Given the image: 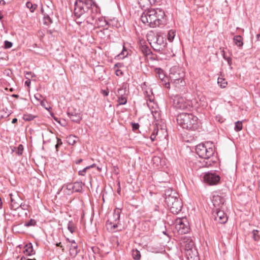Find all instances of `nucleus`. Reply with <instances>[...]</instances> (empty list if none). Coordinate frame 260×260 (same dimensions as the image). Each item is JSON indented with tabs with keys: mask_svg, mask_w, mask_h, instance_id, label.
I'll use <instances>...</instances> for the list:
<instances>
[{
	"mask_svg": "<svg viewBox=\"0 0 260 260\" xmlns=\"http://www.w3.org/2000/svg\"><path fill=\"white\" fill-rule=\"evenodd\" d=\"M89 169V167H85L82 170H80L78 172V174L81 176H84V173L86 171Z\"/></svg>",
	"mask_w": 260,
	"mask_h": 260,
	"instance_id": "09e8293b",
	"label": "nucleus"
},
{
	"mask_svg": "<svg viewBox=\"0 0 260 260\" xmlns=\"http://www.w3.org/2000/svg\"><path fill=\"white\" fill-rule=\"evenodd\" d=\"M5 48L6 49L10 48L12 46V43L8 41H5Z\"/></svg>",
	"mask_w": 260,
	"mask_h": 260,
	"instance_id": "a18cd8bd",
	"label": "nucleus"
},
{
	"mask_svg": "<svg viewBox=\"0 0 260 260\" xmlns=\"http://www.w3.org/2000/svg\"><path fill=\"white\" fill-rule=\"evenodd\" d=\"M79 252V250L78 249V245L77 244H73L71 245L70 248V255L73 257H75Z\"/></svg>",
	"mask_w": 260,
	"mask_h": 260,
	"instance_id": "412c9836",
	"label": "nucleus"
},
{
	"mask_svg": "<svg viewBox=\"0 0 260 260\" xmlns=\"http://www.w3.org/2000/svg\"><path fill=\"white\" fill-rule=\"evenodd\" d=\"M176 229L181 234H185L189 232V229L186 219H179L176 220Z\"/></svg>",
	"mask_w": 260,
	"mask_h": 260,
	"instance_id": "9d476101",
	"label": "nucleus"
},
{
	"mask_svg": "<svg viewBox=\"0 0 260 260\" xmlns=\"http://www.w3.org/2000/svg\"><path fill=\"white\" fill-rule=\"evenodd\" d=\"M192 105L191 101L179 95L175 96L173 99V105L178 109L189 110L192 108Z\"/></svg>",
	"mask_w": 260,
	"mask_h": 260,
	"instance_id": "0eeeda50",
	"label": "nucleus"
},
{
	"mask_svg": "<svg viewBox=\"0 0 260 260\" xmlns=\"http://www.w3.org/2000/svg\"><path fill=\"white\" fill-rule=\"evenodd\" d=\"M196 151L200 157L208 159L214 153V145L210 142L200 144L196 146Z\"/></svg>",
	"mask_w": 260,
	"mask_h": 260,
	"instance_id": "39448f33",
	"label": "nucleus"
},
{
	"mask_svg": "<svg viewBox=\"0 0 260 260\" xmlns=\"http://www.w3.org/2000/svg\"><path fill=\"white\" fill-rule=\"evenodd\" d=\"M35 76V74L31 72H26L25 74V77L27 79H30V78H32Z\"/></svg>",
	"mask_w": 260,
	"mask_h": 260,
	"instance_id": "79ce46f5",
	"label": "nucleus"
},
{
	"mask_svg": "<svg viewBox=\"0 0 260 260\" xmlns=\"http://www.w3.org/2000/svg\"><path fill=\"white\" fill-rule=\"evenodd\" d=\"M126 92L125 88H120L118 89L117 96H125Z\"/></svg>",
	"mask_w": 260,
	"mask_h": 260,
	"instance_id": "2f4dec72",
	"label": "nucleus"
},
{
	"mask_svg": "<svg viewBox=\"0 0 260 260\" xmlns=\"http://www.w3.org/2000/svg\"><path fill=\"white\" fill-rule=\"evenodd\" d=\"M74 15L76 18H80L81 20L90 23L93 19L92 15L93 8L95 5L90 4V2H83L82 1L76 0L74 5Z\"/></svg>",
	"mask_w": 260,
	"mask_h": 260,
	"instance_id": "f257e3e1",
	"label": "nucleus"
},
{
	"mask_svg": "<svg viewBox=\"0 0 260 260\" xmlns=\"http://www.w3.org/2000/svg\"><path fill=\"white\" fill-rule=\"evenodd\" d=\"M185 71L183 68L175 66L170 70L169 77L171 81L176 80L179 78H184Z\"/></svg>",
	"mask_w": 260,
	"mask_h": 260,
	"instance_id": "6e6552de",
	"label": "nucleus"
},
{
	"mask_svg": "<svg viewBox=\"0 0 260 260\" xmlns=\"http://www.w3.org/2000/svg\"><path fill=\"white\" fill-rule=\"evenodd\" d=\"M11 207L12 210H16L17 209H18L20 207V206L21 205V204H20L21 202V199L17 197L16 198V199H15L12 197L11 194Z\"/></svg>",
	"mask_w": 260,
	"mask_h": 260,
	"instance_id": "f3484780",
	"label": "nucleus"
},
{
	"mask_svg": "<svg viewBox=\"0 0 260 260\" xmlns=\"http://www.w3.org/2000/svg\"><path fill=\"white\" fill-rule=\"evenodd\" d=\"M161 0H143L141 4L143 7H148L150 5H152L156 3H159Z\"/></svg>",
	"mask_w": 260,
	"mask_h": 260,
	"instance_id": "5701e85b",
	"label": "nucleus"
},
{
	"mask_svg": "<svg viewBox=\"0 0 260 260\" xmlns=\"http://www.w3.org/2000/svg\"><path fill=\"white\" fill-rule=\"evenodd\" d=\"M83 190V183L81 182H76L73 183V192H81Z\"/></svg>",
	"mask_w": 260,
	"mask_h": 260,
	"instance_id": "4be33fe9",
	"label": "nucleus"
},
{
	"mask_svg": "<svg viewBox=\"0 0 260 260\" xmlns=\"http://www.w3.org/2000/svg\"><path fill=\"white\" fill-rule=\"evenodd\" d=\"M82 159L80 158V159H78L76 161V164H79L80 163H81L82 161Z\"/></svg>",
	"mask_w": 260,
	"mask_h": 260,
	"instance_id": "338daca9",
	"label": "nucleus"
},
{
	"mask_svg": "<svg viewBox=\"0 0 260 260\" xmlns=\"http://www.w3.org/2000/svg\"><path fill=\"white\" fill-rule=\"evenodd\" d=\"M242 123L241 121H238L235 122V130L239 132L242 129Z\"/></svg>",
	"mask_w": 260,
	"mask_h": 260,
	"instance_id": "473e14b6",
	"label": "nucleus"
},
{
	"mask_svg": "<svg viewBox=\"0 0 260 260\" xmlns=\"http://www.w3.org/2000/svg\"><path fill=\"white\" fill-rule=\"evenodd\" d=\"M225 201L224 198L219 196H214L212 200V203L214 206L217 208L216 210L221 208Z\"/></svg>",
	"mask_w": 260,
	"mask_h": 260,
	"instance_id": "2eb2a0df",
	"label": "nucleus"
},
{
	"mask_svg": "<svg viewBox=\"0 0 260 260\" xmlns=\"http://www.w3.org/2000/svg\"><path fill=\"white\" fill-rule=\"evenodd\" d=\"M101 92L105 96H107L108 95V92L105 90H102Z\"/></svg>",
	"mask_w": 260,
	"mask_h": 260,
	"instance_id": "052dcab7",
	"label": "nucleus"
},
{
	"mask_svg": "<svg viewBox=\"0 0 260 260\" xmlns=\"http://www.w3.org/2000/svg\"><path fill=\"white\" fill-rule=\"evenodd\" d=\"M30 79H27L25 82V84L26 85L28 86H29L30 85Z\"/></svg>",
	"mask_w": 260,
	"mask_h": 260,
	"instance_id": "680f3d73",
	"label": "nucleus"
},
{
	"mask_svg": "<svg viewBox=\"0 0 260 260\" xmlns=\"http://www.w3.org/2000/svg\"><path fill=\"white\" fill-rule=\"evenodd\" d=\"M204 181L209 185H214L220 180V177L214 173H208L204 175Z\"/></svg>",
	"mask_w": 260,
	"mask_h": 260,
	"instance_id": "f8f14e48",
	"label": "nucleus"
},
{
	"mask_svg": "<svg viewBox=\"0 0 260 260\" xmlns=\"http://www.w3.org/2000/svg\"><path fill=\"white\" fill-rule=\"evenodd\" d=\"M100 22H101V24L100 25L101 26H104L107 25V22L105 20L103 19L102 18L100 20Z\"/></svg>",
	"mask_w": 260,
	"mask_h": 260,
	"instance_id": "864d4df0",
	"label": "nucleus"
},
{
	"mask_svg": "<svg viewBox=\"0 0 260 260\" xmlns=\"http://www.w3.org/2000/svg\"><path fill=\"white\" fill-rule=\"evenodd\" d=\"M171 82L174 87L179 89H181L182 87L185 85V82L184 80V78H179L176 80H172L171 81Z\"/></svg>",
	"mask_w": 260,
	"mask_h": 260,
	"instance_id": "6ab92c4d",
	"label": "nucleus"
},
{
	"mask_svg": "<svg viewBox=\"0 0 260 260\" xmlns=\"http://www.w3.org/2000/svg\"><path fill=\"white\" fill-rule=\"evenodd\" d=\"M21 260H36L35 259H29V258H27L26 257H25V256H22L21 258Z\"/></svg>",
	"mask_w": 260,
	"mask_h": 260,
	"instance_id": "0e129e2a",
	"label": "nucleus"
},
{
	"mask_svg": "<svg viewBox=\"0 0 260 260\" xmlns=\"http://www.w3.org/2000/svg\"><path fill=\"white\" fill-rule=\"evenodd\" d=\"M132 254L133 258L135 260H139L141 258L140 252L137 249H133Z\"/></svg>",
	"mask_w": 260,
	"mask_h": 260,
	"instance_id": "393cba45",
	"label": "nucleus"
},
{
	"mask_svg": "<svg viewBox=\"0 0 260 260\" xmlns=\"http://www.w3.org/2000/svg\"><path fill=\"white\" fill-rule=\"evenodd\" d=\"M185 253L188 260H199L198 252L196 247L188 250Z\"/></svg>",
	"mask_w": 260,
	"mask_h": 260,
	"instance_id": "4468645a",
	"label": "nucleus"
},
{
	"mask_svg": "<svg viewBox=\"0 0 260 260\" xmlns=\"http://www.w3.org/2000/svg\"><path fill=\"white\" fill-rule=\"evenodd\" d=\"M132 127H133V129L136 130V129L139 128V125L137 123H132Z\"/></svg>",
	"mask_w": 260,
	"mask_h": 260,
	"instance_id": "603ef678",
	"label": "nucleus"
},
{
	"mask_svg": "<svg viewBox=\"0 0 260 260\" xmlns=\"http://www.w3.org/2000/svg\"><path fill=\"white\" fill-rule=\"evenodd\" d=\"M20 204H21V205L20 206V207H21L23 210L27 209V205H25V204H23L21 202Z\"/></svg>",
	"mask_w": 260,
	"mask_h": 260,
	"instance_id": "6e6d98bb",
	"label": "nucleus"
},
{
	"mask_svg": "<svg viewBox=\"0 0 260 260\" xmlns=\"http://www.w3.org/2000/svg\"><path fill=\"white\" fill-rule=\"evenodd\" d=\"M75 226L73 221H69L68 224V229L71 233H73L75 231Z\"/></svg>",
	"mask_w": 260,
	"mask_h": 260,
	"instance_id": "7c9ffc66",
	"label": "nucleus"
},
{
	"mask_svg": "<svg viewBox=\"0 0 260 260\" xmlns=\"http://www.w3.org/2000/svg\"><path fill=\"white\" fill-rule=\"evenodd\" d=\"M151 113L153 116L154 118L156 120H158L160 118V114L159 112L156 110H152Z\"/></svg>",
	"mask_w": 260,
	"mask_h": 260,
	"instance_id": "58836bf2",
	"label": "nucleus"
},
{
	"mask_svg": "<svg viewBox=\"0 0 260 260\" xmlns=\"http://www.w3.org/2000/svg\"><path fill=\"white\" fill-rule=\"evenodd\" d=\"M165 202L170 211L174 214L179 213L182 210L183 204L177 193L169 188L165 190Z\"/></svg>",
	"mask_w": 260,
	"mask_h": 260,
	"instance_id": "7ed1b4c3",
	"label": "nucleus"
},
{
	"mask_svg": "<svg viewBox=\"0 0 260 260\" xmlns=\"http://www.w3.org/2000/svg\"><path fill=\"white\" fill-rule=\"evenodd\" d=\"M164 12L160 10L150 9L143 13L141 19L143 23L151 27L159 26L162 23Z\"/></svg>",
	"mask_w": 260,
	"mask_h": 260,
	"instance_id": "f03ea898",
	"label": "nucleus"
},
{
	"mask_svg": "<svg viewBox=\"0 0 260 260\" xmlns=\"http://www.w3.org/2000/svg\"><path fill=\"white\" fill-rule=\"evenodd\" d=\"M144 96L145 100L147 101V106L150 108L151 106L150 104L153 103L154 99V96L153 94V93L151 90L149 91H145L144 92Z\"/></svg>",
	"mask_w": 260,
	"mask_h": 260,
	"instance_id": "a211bd4d",
	"label": "nucleus"
},
{
	"mask_svg": "<svg viewBox=\"0 0 260 260\" xmlns=\"http://www.w3.org/2000/svg\"><path fill=\"white\" fill-rule=\"evenodd\" d=\"M26 7L29 9L31 12H34L38 7L36 4H32L30 2H27L26 4Z\"/></svg>",
	"mask_w": 260,
	"mask_h": 260,
	"instance_id": "bb28decb",
	"label": "nucleus"
},
{
	"mask_svg": "<svg viewBox=\"0 0 260 260\" xmlns=\"http://www.w3.org/2000/svg\"><path fill=\"white\" fill-rule=\"evenodd\" d=\"M23 151V146L22 144L19 145L17 148L16 153L18 155H20L22 154Z\"/></svg>",
	"mask_w": 260,
	"mask_h": 260,
	"instance_id": "ea45409f",
	"label": "nucleus"
},
{
	"mask_svg": "<svg viewBox=\"0 0 260 260\" xmlns=\"http://www.w3.org/2000/svg\"><path fill=\"white\" fill-rule=\"evenodd\" d=\"M222 55L223 56V58L225 59V60H227V58H228L229 57H227L225 55V53L224 52V51L223 50H222Z\"/></svg>",
	"mask_w": 260,
	"mask_h": 260,
	"instance_id": "bf43d9fd",
	"label": "nucleus"
},
{
	"mask_svg": "<svg viewBox=\"0 0 260 260\" xmlns=\"http://www.w3.org/2000/svg\"><path fill=\"white\" fill-rule=\"evenodd\" d=\"M116 73L117 75H122V72L119 70H117Z\"/></svg>",
	"mask_w": 260,
	"mask_h": 260,
	"instance_id": "69168bd1",
	"label": "nucleus"
},
{
	"mask_svg": "<svg viewBox=\"0 0 260 260\" xmlns=\"http://www.w3.org/2000/svg\"><path fill=\"white\" fill-rule=\"evenodd\" d=\"M127 54H128L127 50L126 49V48L125 47V46L123 45L122 51L119 54V56H120V57H121L122 58H124V57H126L127 55Z\"/></svg>",
	"mask_w": 260,
	"mask_h": 260,
	"instance_id": "4c0bfd02",
	"label": "nucleus"
},
{
	"mask_svg": "<svg viewBox=\"0 0 260 260\" xmlns=\"http://www.w3.org/2000/svg\"><path fill=\"white\" fill-rule=\"evenodd\" d=\"M160 132H165L166 133V131H165L164 129H161L160 131H159L158 128H155L152 132V134H154L155 136H158Z\"/></svg>",
	"mask_w": 260,
	"mask_h": 260,
	"instance_id": "c03bdc74",
	"label": "nucleus"
},
{
	"mask_svg": "<svg viewBox=\"0 0 260 260\" xmlns=\"http://www.w3.org/2000/svg\"><path fill=\"white\" fill-rule=\"evenodd\" d=\"M152 161H153L154 163L159 162L160 161V158L159 157L154 156L152 159Z\"/></svg>",
	"mask_w": 260,
	"mask_h": 260,
	"instance_id": "3c124183",
	"label": "nucleus"
},
{
	"mask_svg": "<svg viewBox=\"0 0 260 260\" xmlns=\"http://www.w3.org/2000/svg\"><path fill=\"white\" fill-rule=\"evenodd\" d=\"M117 102L118 105H125L127 103V99L125 96H118Z\"/></svg>",
	"mask_w": 260,
	"mask_h": 260,
	"instance_id": "cd10ccee",
	"label": "nucleus"
},
{
	"mask_svg": "<svg viewBox=\"0 0 260 260\" xmlns=\"http://www.w3.org/2000/svg\"><path fill=\"white\" fill-rule=\"evenodd\" d=\"M234 42L237 46L241 47L243 46V41L242 38L240 36H235L234 39Z\"/></svg>",
	"mask_w": 260,
	"mask_h": 260,
	"instance_id": "b1692460",
	"label": "nucleus"
},
{
	"mask_svg": "<svg viewBox=\"0 0 260 260\" xmlns=\"http://www.w3.org/2000/svg\"><path fill=\"white\" fill-rule=\"evenodd\" d=\"M182 247L184 250V252H186L188 250L193 249L194 246V244L192 239L190 237H185L181 242Z\"/></svg>",
	"mask_w": 260,
	"mask_h": 260,
	"instance_id": "ddd939ff",
	"label": "nucleus"
},
{
	"mask_svg": "<svg viewBox=\"0 0 260 260\" xmlns=\"http://www.w3.org/2000/svg\"><path fill=\"white\" fill-rule=\"evenodd\" d=\"M216 120L220 122V123H222L223 122V120L222 118H221L220 116H216Z\"/></svg>",
	"mask_w": 260,
	"mask_h": 260,
	"instance_id": "5fc2aeb1",
	"label": "nucleus"
},
{
	"mask_svg": "<svg viewBox=\"0 0 260 260\" xmlns=\"http://www.w3.org/2000/svg\"><path fill=\"white\" fill-rule=\"evenodd\" d=\"M76 137L73 135H70L68 138V141L70 144L74 145L76 141L75 140Z\"/></svg>",
	"mask_w": 260,
	"mask_h": 260,
	"instance_id": "e433bc0d",
	"label": "nucleus"
},
{
	"mask_svg": "<svg viewBox=\"0 0 260 260\" xmlns=\"http://www.w3.org/2000/svg\"><path fill=\"white\" fill-rule=\"evenodd\" d=\"M177 122L183 128L194 131L199 127L198 117L191 113H180L177 116Z\"/></svg>",
	"mask_w": 260,
	"mask_h": 260,
	"instance_id": "20e7f679",
	"label": "nucleus"
},
{
	"mask_svg": "<svg viewBox=\"0 0 260 260\" xmlns=\"http://www.w3.org/2000/svg\"><path fill=\"white\" fill-rule=\"evenodd\" d=\"M130 3H131L132 5H134L136 7V5H138L141 7H143L142 5L141 4L142 2H143V0H129Z\"/></svg>",
	"mask_w": 260,
	"mask_h": 260,
	"instance_id": "c9c22d12",
	"label": "nucleus"
},
{
	"mask_svg": "<svg viewBox=\"0 0 260 260\" xmlns=\"http://www.w3.org/2000/svg\"><path fill=\"white\" fill-rule=\"evenodd\" d=\"M258 231L257 230H253L252 232L253 238L254 241H257L260 239V236L258 234Z\"/></svg>",
	"mask_w": 260,
	"mask_h": 260,
	"instance_id": "72a5a7b5",
	"label": "nucleus"
},
{
	"mask_svg": "<svg viewBox=\"0 0 260 260\" xmlns=\"http://www.w3.org/2000/svg\"><path fill=\"white\" fill-rule=\"evenodd\" d=\"M34 117L31 115H24L23 119L26 121H30L33 119Z\"/></svg>",
	"mask_w": 260,
	"mask_h": 260,
	"instance_id": "de8ad7c7",
	"label": "nucleus"
},
{
	"mask_svg": "<svg viewBox=\"0 0 260 260\" xmlns=\"http://www.w3.org/2000/svg\"><path fill=\"white\" fill-rule=\"evenodd\" d=\"M175 32L173 30H170L169 31L168 35V39L169 41H172L175 36Z\"/></svg>",
	"mask_w": 260,
	"mask_h": 260,
	"instance_id": "f704fd0d",
	"label": "nucleus"
},
{
	"mask_svg": "<svg viewBox=\"0 0 260 260\" xmlns=\"http://www.w3.org/2000/svg\"><path fill=\"white\" fill-rule=\"evenodd\" d=\"M57 139V144L55 145V148L56 149V151H58V147L62 145V142L61 141V140L58 137H56Z\"/></svg>",
	"mask_w": 260,
	"mask_h": 260,
	"instance_id": "a19ab883",
	"label": "nucleus"
},
{
	"mask_svg": "<svg viewBox=\"0 0 260 260\" xmlns=\"http://www.w3.org/2000/svg\"><path fill=\"white\" fill-rule=\"evenodd\" d=\"M141 51L143 54L147 56L152 53L151 50L146 46H142Z\"/></svg>",
	"mask_w": 260,
	"mask_h": 260,
	"instance_id": "a878e982",
	"label": "nucleus"
},
{
	"mask_svg": "<svg viewBox=\"0 0 260 260\" xmlns=\"http://www.w3.org/2000/svg\"><path fill=\"white\" fill-rule=\"evenodd\" d=\"M24 253L25 255L30 256L34 255L35 252L31 243L26 244L24 247Z\"/></svg>",
	"mask_w": 260,
	"mask_h": 260,
	"instance_id": "aec40b11",
	"label": "nucleus"
},
{
	"mask_svg": "<svg viewBox=\"0 0 260 260\" xmlns=\"http://www.w3.org/2000/svg\"><path fill=\"white\" fill-rule=\"evenodd\" d=\"M218 84L222 88H224L227 85V82L222 78H218L217 80Z\"/></svg>",
	"mask_w": 260,
	"mask_h": 260,
	"instance_id": "c85d7f7f",
	"label": "nucleus"
},
{
	"mask_svg": "<svg viewBox=\"0 0 260 260\" xmlns=\"http://www.w3.org/2000/svg\"><path fill=\"white\" fill-rule=\"evenodd\" d=\"M36 223V221L35 219H31L28 222L25 223V225L29 226H33L35 225Z\"/></svg>",
	"mask_w": 260,
	"mask_h": 260,
	"instance_id": "37998d69",
	"label": "nucleus"
},
{
	"mask_svg": "<svg viewBox=\"0 0 260 260\" xmlns=\"http://www.w3.org/2000/svg\"><path fill=\"white\" fill-rule=\"evenodd\" d=\"M68 240L69 241V242H70L71 243V245H72L73 244H77L75 242V240H69V239H68Z\"/></svg>",
	"mask_w": 260,
	"mask_h": 260,
	"instance_id": "e2e57ef3",
	"label": "nucleus"
},
{
	"mask_svg": "<svg viewBox=\"0 0 260 260\" xmlns=\"http://www.w3.org/2000/svg\"><path fill=\"white\" fill-rule=\"evenodd\" d=\"M121 210L119 208L114 210L113 216L110 217L106 222V228L110 232H115L119 224L120 215Z\"/></svg>",
	"mask_w": 260,
	"mask_h": 260,
	"instance_id": "423d86ee",
	"label": "nucleus"
},
{
	"mask_svg": "<svg viewBox=\"0 0 260 260\" xmlns=\"http://www.w3.org/2000/svg\"><path fill=\"white\" fill-rule=\"evenodd\" d=\"M216 215L215 216V220L220 223H224L226 222L228 218L223 211L220 209L216 210Z\"/></svg>",
	"mask_w": 260,
	"mask_h": 260,
	"instance_id": "dca6fc26",
	"label": "nucleus"
},
{
	"mask_svg": "<svg viewBox=\"0 0 260 260\" xmlns=\"http://www.w3.org/2000/svg\"><path fill=\"white\" fill-rule=\"evenodd\" d=\"M66 188L67 190L71 191V192H73V183L67 184L66 186Z\"/></svg>",
	"mask_w": 260,
	"mask_h": 260,
	"instance_id": "49530a36",
	"label": "nucleus"
},
{
	"mask_svg": "<svg viewBox=\"0 0 260 260\" xmlns=\"http://www.w3.org/2000/svg\"><path fill=\"white\" fill-rule=\"evenodd\" d=\"M256 38L258 41H260V34H258L256 35Z\"/></svg>",
	"mask_w": 260,
	"mask_h": 260,
	"instance_id": "774afa93",
	"label": "nucleus"
},
{
	"mask_svg": "<svg viewBox=\"0 0 260 260\" xmlns=\"http://www.w3.org/2000/svg\"><path fill=\"white\" fill-rule=\"evenodd\" d=\"M228 62V64L231 66L232 65V59L231 57H228V58H227V60H226Z\"/></svg>",
	"mask_w": 260,
	"mask_h": 260,
	"instance_id": "4d7b16f0",
	"label": "nucleus"
},
{
	"mask_svg": "<svg viewBox=\"0 0 260 260\" xmlns=\"http://www.w3.org/2000/svg\"><path fill=\"white\" fill-rule=\"evenodd\" d=\"M154 50L160 51L164 49L167 44L165 39L160 36H156L150 43Z\"/></svg>",
	"mask_w": 260,
	"mask_h": 260,
	"instance_id": "1a4fd4ad",
	"label": "nucleus"
},
{
	"mask_svg": "<svg viewBox=\"0 0 260 260\" xmlns=\"http://www.w3.org/2000/svg\"><path fill=\"white\" fill-rule=\"evenodd\" d=\"M156 136H155L154 134H151L150 136V139L152 141H154L156 139Z\"/></svg>",
	"mask_w": 260,
	"mask_h": 260,
	"instance_id": "13d9d810",
	"label": "nucleus"
},
{
	"mask_svg": "<svg viewBox=\"0 0 260 260\" xmlns=\"http://www.w3.org/2000/svg\"><path fill=\"white\" fill-rule=\"evenodd\" d=\"M35 98L37 101L39 102L42 101L41 99L42 98V96L41 94L39 93H37L35 94Z\"/></svg>",
	"mask_w": 260,
	"mask_h": 260,
	"instance_id": "8fccbe9b",
	"label": "nucleus"
},
{
	"mask_svg": "<svg viewBox=\"0 0 260 260\" xmlns=\"http://www.w3.org/2000/svg\"><path fill=\"white\" fill-rule=\"evenodd\" d=\"M67 114L72 121L78 123H80L82 118L81 112L79 110L72 108L68 109Z\"/></svg>",
	"mask_w": 260,
	"mask_h": 260,
	"instance_id": "9b49d317",
	"label": "nucleus"
},
{
	"mask_svg": "<svg viewBox=\"0 0 260 260\" xmlns=\"http://www.w3.org/2000/svg\"><path fill=\"white\" fill-rule=\"evenodd\" d=\"M43 20L44 24L45 25H49L52 23V19L48 15H44Z\"/></svg>",
	"mask_w": 260,
	"mask_h": 260,
	"instance_id": "c756f323",
	"label": "nucleus"
}]
</instances>
